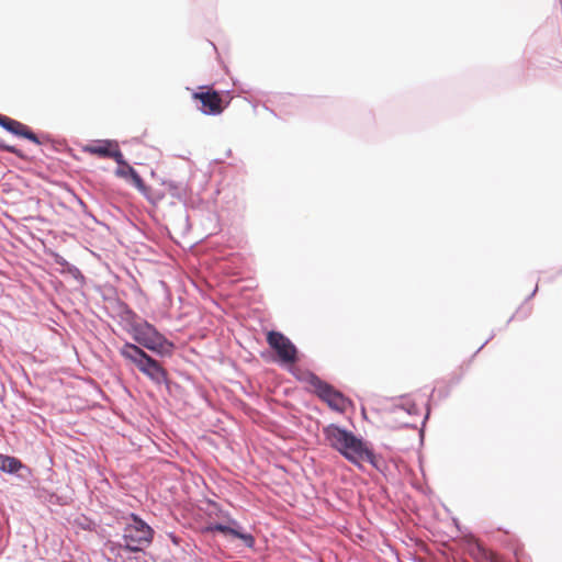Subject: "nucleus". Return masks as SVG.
I'll return each mask as SVG.
<instances>
[{
    "instance_id": "f257e3e1",
    "label": "nucleus",
    "mask_w": 562,
    "mask_h": 562,
    "mask_svg": "<svg viewBox=\"0 0 562 562\" xmlns=\"http://www.w3.org/2000/svg\"><path fill=\"white\" fill-rule=\"evenodd\" d=\"M120 356L128 363L133 364L139 372L148 378L154 384H165L169 386L168 373L161 363L147 353L139 346L125 341L119 347Z\"/></svg>"
},
{
    "instance_id": "f03ea898",
    "label": "nucleus",
    "mask_w": 562,
    "mask_h": 562,
    "mask_svg": "<svg viewBox=\"0 0 562 562\" xmlns=\"http://www.w3.org/2000/svg\"><path fill=\"white\" fill-rule=\"evenodd\" d=\"M128 334L132 336L135 345L159 357H171L175 351V344L144 318L138 324H134Z\"/></svg>"
},
{
    "instance_id": "7ed1b4c3",
    "label": "nucleus",
    "mask_w": 562,
    "mask_h": 562,
    "mask_svg": "<svg viewBox=\"0 0 562 562\" xmlns=\"http://www.w3.org/2000/svg\"><path fill=\"white\" fill-rule=\"evenodd\" d=\"M323 435L330 448L338 451L349 462H355V456L358 454L363 442L361 437L336 424L324 427Z\"/></svg>"
},
{
    "instance_id": "20e7f679",
    "label": "nucleus",
    "mask_w": 562,
    "mask_h": 562,
    "mask_svg": "<svg viewBox=\"0 0 562 562\" xmlns=\"http://www.w3.org/2000/svg\"><path fill=\"white\" fill-rule=\"evenodd\" d=\"M154 533V529L138 515L131 514V520L124 527L121 540L143 552L151 543Z\"/></svg>"
},
{
    "instance_id": "39448f33",
    "label": "nucleus",
    "mask_w": 562,
    "mask_h": 562,
    "mask_svg": "<svg viewBox=\"0 0 562 562\" xmlns=\"http://www.w3.org/2000/svg\"><path fill=\"white\" fill-rule=\"evenodd\" d=\"M308 383L314 387L315 394L324 401L331 409L344 411L347 398L328 382L322 380L315 373H311Z\"/></svg>"
},
{
    "instance_id": "423d86ee",
    "label": "nucleus",
    "mask_w": 562,
    "mask_h": 562,
    "mask_svg": "<svg viewBox=\"0 0 562 562\" xmlns=\"http://www.w3.org/2000/svg\"><path fill=\"white\" fill-rule=\"evenodd\" d=\"M267 341L278 356L281 363L294 364L299 361L297 348L282 333L271 330L267 335Z\"/></svg>"
},
{
    "instance_id": "0eeeda50",
    "label": "nucleus",
    "mask_w": 562,
    "mask_h": 562,
    "mask_svg": "<svg viewBox=\"0 0 562 562\" xmlns=\"http://www.w3.org/2000/svg\"><path fill=\"white\" fill-rule=\"evenodd\" d=\"M108 560L112 562H139L138 549L120 540H108L104 543Z\"/></svg>"
},
{
    "instance_id": "6e6552de",
    "label": "nucleus",
    "mask_w": 562,
    "mask_h": 562,
    "mask_svg": "<svg viewBox=\"0 0 562 562\" xmlns=\"http://www.w3.org/2000/svg\"><path fill=\"white\" fill-rule=\"evenodd\" d=\"M193 98L198 101V109L206 115H217L223 111L222 98L215 90L195 92Z\"/></svg>"
},
{
    "instance_id": "1a4fd4ad",
    "label": "nucleus",
    "mask_w": 562,
    "mask_h": 562,
    "mask_svg": "<svg viewBox=\"0 0 562 562\" xmlns=\"http://www.w3.org/2000/svg\"><path fill=\"white\" fill-rule=\"evenodd\" d=\"M361 461L369 462L380 473H384L387 469L385 459L381 454L375 453L364 440L359 448L358 454L355 456V462L351 463L361 469Z\"/></svg>"
},
{
    "instance_id": "9d476101",
    "label": "nucleus",
    "mask_w": 562,
    "mask_h": 562,
    "mask_svg": "<svg viewBox=\"0 0 562 562\" xmlns=\"http://www.w3.org/2000/svg\"><path fill=\"white\" fill-rule=\"evenodd\" d=\"M0 126L14 136L29 139L37 145L41 144L38 136L29 126L14 119L0 114Z\"/></svg>"
},
{
    "instance_id": "9b49d317",
    "label": "nucleus",
    "mask_w": 562,
    "mask_h": 562,
    "mask_svg": "<svg viewBox=\"0 0 562 562\" xmlns=\"http://www.w3.org/2000/svg\"><path fill=\"white\" fill-rule=\"evenodd\" d=\"M0 471L14 474L22 480H27L31 474L30 468L15 457L0 453Z\"/></svg>"
},
{
    "instance_id": "f8f14e48",
    "label": "nucleus",
    "mask_w": 562,
    "mask_h": 562,
    "mask_svg": "<svg viewBox=\"0 0 562 562\" xmlns=\"http://www.w3.org/2000/svg\"><path fill=\"white\" fill-rule=\"evenodd\" d=\"M227 526L229 530L227 531V536L241 540L245 547L249 549H252L255 547V537L250 532H247L240 525V522H238L234 518H229Z\"/></svg>"
},
{
    "instance_id": "ddd939ff",
    "label": "nucleus",
    "mask_w": 562,
    "mask_h": 562,
    "mask_svg": "<svg viewBox=\"0 0 562 562\" xmlns=\"http://www.w3.org/2000/svg\"><path fill=\"white\" fill-rule=\"evenodd\" d=\"M116 144H117V142L113 140V139H100V140H95L92 144L87 145L83 148V151L91 154V155H97L101 158H108L111 150L114 147H116Z\"/></svg>"
},
{
    "instance_id": "4468645a",
    "label": "nucleus",
    "mask_w": 562,
    "mask_h": 562,
    "mask_svg": "<svg viewBox=\"0 0 562 562\" xmlns=\"http://www.w3.org/2000/svg\"><path fill=\"white\" fill-rule=\"evenodd\" d=\"M117 314L124 323V329L127 334L132 330L134 324H138L143 319L123 301L117 302Z\"/></svg>"
},
{
    "instance_id": "2eb2a0df",
    "label": "nucleus",
    "mask_w": 562,
    "mask_h": 562,
    "mask_svg": "<svg viewBox=\"0 0 562 562\" xmlns=\"http://www.w3.org/2000/svg\"><path fill=\"white\" fill-rule=\"evenodd\" d=\"M54 261L56 265H58L59 267H61V271L64 273H68L69 276H71L74 279H76L80 284H83L85 281H86V278L85 276L82 274V272L80 271V269L68 262L61 255L59 254H55L54 255Z\"/></svg>"
},
{
    "instance_id": "dca6fc26",
    "label": "nucleus",
    "mask_w": 562,
    "mask_h": 562,
    "mask_svg": "<svg viewBox=\"0 0 562 562\" xmlns=\"http://www.w3.org/2000/svg\"><path fill=\"white\" fill-rule=\"evenodd\" d=\"M162 184L168 189L169 193L179 199L183 200L187 196V184L183 181L166 180Z\"/></svg>"
},
{
    "instance_id": "f3484780",
    "label": "nucleus",
    "mask_w": 562,
    "mask_h": 562,
    "mask_svg": "<svg viewBox=\"0 0 562 562\" xmlns=\"http://www.w3.org/2000/svg\"><path fill=\"white\" fill-rule=\"evenodd\" d=\"M398 400H402L404 402L401 404H394L393 412H395L396 409H403L408 415H416V416L419 415L420 412H419L418 406L416 405L415 402H413L409 398L408 395H402L398 397Z\"/></svg>"
},
{
    "instance_id": "a211bd4d",
    "label": "nucleus",
    "mask_w": 562,
    "mask_h": 562,
    "mask_svg": "<svg viewBox=\"0 0 562 562\" xmlns=\"http://www.w3.org/2000/svg\"><path fill=\"white\" fill-rule=\"evenodd\" d=\"M538 291V285H536V288L533 289V291L530 293V295L526 299L525 303L521 304L516 313L508 319V323L512 322L514 318H518V319H525L527 318L530 314H531V306L527 304V302L533 297L536 295Z\"/></svg>"
},
{
    "instance_id": "6ab92c4d",
    "label": "nucleus",
    "mask_w": 562,
    "mask_h": 562,
    "mask_svg": "<svg viewBox=\"0 0 562 562\" xmlns=\"http://www.w3.org/2000/svg\"><path fill=\"white\" fill-rule=\"evenodd\" d=\"M228 526L222 522H210L202 527L201 532L203 535H209L213 532H220L224 536H227Z\"/></svg>"
},
{
    "instance_id": "aec40b11",
    "label": "nucleus",
    "mask_w": 562,
    "mask_h": 562,
    "mask_svg": "<svg viewBox=\"0 0 562 562\" xmlns=\"http://www.w3.org/2000/svg\"><path fill=\"white\" fill-rule=\"evenodd\" d=\"M114 175L117 177V178H122V179H125L126 181L131 182V180L136 177L138 175V172L136 171V169H134L130 164L122 167V168H116L115 171H114Z\"/></svg>"
},
{
    "instance_id": "412c9836",
    "label": "nucleus",
    "mask_w": 562,
    "mask_h": 562,
    "mask_svg": "<svg viewBox=\"0 0 562 562\" xmlns=\"http://www.w3.org/2000/svg\"><path fill=\"white\" fill-rule=\"evenodd\" d=\"M108 158H112L117 164V168H122V167L128 165V162L124 158L123 153L121 151V149L119 147V143L116 144V147H114L111 150Z\"/></svg>"
},
{
    "instance_id": "4be33fe9",
    "label": "nucleus",
    "mask_w": 562,
    "mask_h": 562,
    "mask_svg": "<svg viewBox=\"0 0 562 562\" xmlns=\"http://www.w3.org/2000/svg\"><path fill=\"white\" fill-rule=\"evenodd\" d=\"M0 150L13 154L19 158H24L23 153L19 148H16L15 146L5 144L1 138H0Z\"/></svg>"
},
{
    "instance_id": "5701e85b",
    "label": "nucleus",
    "mask_w": 562,
    "mask_h": 562,
    "mask_svg": "<svg viewBox=\"0 0 562 562\" xmlns=\"http://www.w3.org/2000/svg\"><path fill=\"white\" fill-rule=\"evenodd\" d=\"M130 183L134 186L140 193L146 195L148 188L145 184L143 178L139 176V173L136 177H134Z\"/></svg>"
},
{
    "instance_id": "b1692460",
    "label": "nucleus",
    "mask_w": 562,
    "mask_h": 562,
    "mask_svg": "<svg viewBox=\"0 0 562 562\" xmlns=\"http://www.w3.org/2000/svg\"><path fill=\"white\" fill-rule=\"evenodd\" d=\"M168 538L170 539V541L175 544V546H180L181 541H182V538L179 537L178 535H176L175 532H168L167 533Z\"/></svg>"
},
{
    "instance_id": "393cba45",
    "label": "nucleus",
    "mask_w": 562,
    "mask_h": 562,
    "mask_svg": "<svg viewBox=\"0 0 562 562\" xmlns=\"http://www.w3.org/2000/svg\"><path fill=\"white\" fill-rule=\"evenodd\" d=\"M139 562H149V560H153L151 555H148L145 550L143 552L138 553Z\"/></svg>"
},
{
    "instance_id": "a878e982",
    "label": "nucleus",
    "mask_w": 562,
    "mask_h": 562,
    "mask_svg": "<svg viewBox=\"0 0 562 562\" xmlns=\"http://www.w3.org/2000/svg\"><path fill=\"white\" fill-rule=\"evenodd\" d=\"M494 335H495V334H494V333H492V335L490 336V338H488V339H486V340H485V341L480 346V348L476 350L475 355H476L477 352H480V351H481V350H482V349H483V348L488 344V341L494 337Z\"/></svg>"
},
{
    "instance_id": "bb28decb",
    "label": "nucleus",
    "mask_w": 562,
    "mask_h": 562,
    "mask_svg": "<svg viewBox=\"0 0 562 562\" xmlns=\"http://www.w3.org/2000/svg\"><path fill=\"white\" fill-rule=\"evenodd\" d=\"M429 414H430L429 408H427L426 415H425V417L423 419V426L426 424V420L428 419Z\"/></svg>"
},
{
    "instance_id": "cd10ccee",
    "label": "nucleus",
    "mask_w": 562,
    "mask_h": 562,
    "mask_svg": "<svg viewBox=\"0 0 562 562\" xmlns=\"http://www.w3.org/2000/svg\"><path fill=\"white\" fill-rule=\"evenodd\" d=\"M403 426L406 428H416V425L409 423H405Z\"/></svg>"
},
{
    "instance_id": "c85d7f7f",
    "label": "nucleus",
    "mask_w": 562,
    "mask_h": 562,
    "mask_svg": "<svg viewBox=\"0 0 562 562\" xmlns=\"http://www.w3.org/2000/svg\"><path fill=\"white\" fill-rule=\"evenodd\" d=\"M53 497H56V499H58V496H56V495L49 496V503L56 504V501H53Z\"/></svg>"
},
{
    "instance_id": "c756f323",
    "label": "nucleus",
    "mask_w": 562,
    "mask_h": 562,
    "mask_svg": "<svg viewBox=\"0 0 562 562\" xmlns=\"http://www.w3.org/2000/svg\"><path fill=\"white\" fill-rule=\"evenodd\" d=\"M53 497H56V499H58V496H56V495L49 496V503L56 504V501H53Z\"/></svg>"
},
{
    "instance_id": "7c9ffc66",
    "label": "nucleus",
    "mask_w": 562,
    "mask_h": 562,
    "mask_svg": "<svg viewBox=\"0 0 562 562\" xmlns=\"http://www.w3.org/2000/svg\"><path fill=\"white\" fill-rule=\"evenodd\" d=\"M239 89H240V91H241V92H245V93H249V92H250V90H249V89H246V88H244V87H239Z\"/></svg>"
},
{
    "instance_id": "2f4dec72",
    "label": "nucleus",
    "mask_w": 562,
    "mask_h": 562,
    "mask_svg": "<svg viewBox=\"0 0 562 562\" xmlns=\"http://www.w3.org/2000/svg\"><path fill=\"white\" fill-rule=\"evenodd\" d=\"M79 204L82 209H87V205L82 200H79Z\"/></svg>"
}]
</instances>
